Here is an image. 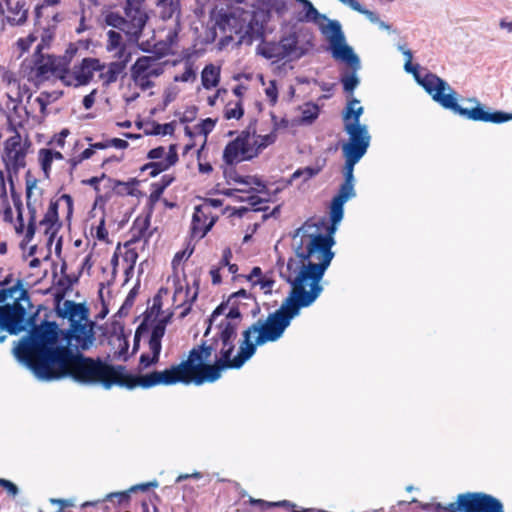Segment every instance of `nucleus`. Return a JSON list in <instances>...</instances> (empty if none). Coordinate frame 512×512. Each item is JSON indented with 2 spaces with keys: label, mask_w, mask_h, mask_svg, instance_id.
Segmentation results:
<instances>
[{
  "label": "nucleus",
  "mask_w": 512,
  "mask_h": 512,
  "mask_svg": "<svg viewBox=\"0 0 512 512\" xmlns=\"http://www.w3.org/2000/svg\"><path fill=\"white\" fill-rule=\"evenodd\" d=\"M338 224L330 221L326 225L325 218L316 223L307 220L292 234L295 257H290L286 265L277 262L280 277L311 304L322 293L320 282L335 256L332 247Z\"/></svg>",
  "instance_id": "f257e3e1"
},
{
  "label": "nucleus",
  "mask_w": 512,
  "mask_h": 512,
  "mask_svg": "<svg viewBox=\"0 0 512 512\" xmlns=\"http://www.w3.org/2000/svg\"><path fill=\"white\" fill-rule=\"evenodd\" d=\"M33 304L29 291H22L21 296L14 298L11 304L0 306V343H3L7 336L19 335L26 332L12 349L16 360L30 370L36 354L42 344L38 336L43 332L44 320L38 323V313L31 311Z\"/></svg>",
  "instance_id": "f03ea898"
},
{
  "label": "nucleus",
  "mask_w": 512,
  "mask_h": 512,
  "mask_svg": "<svg viewBox=\"0 0 512 512\" xmlns=\"http://www.w3.org/2000/svg\"><path fill=\"white\" fill-rule=\"evenodd\" d=\"M218 333L208 341L193 347L187 358L194 354V362L191 366L195 385L213 383L220 379L221 373L227 369H239L235 366L234 341L237 337V324L222 320L217 324Z\"/></svg>",
  "instance_id": "7ed1b4c3"
},
{
  "label": "nucleus",
  "mask_w": 512,
  "mask_h": 512,
  "mask_svg": "<svg viewBox=\"0 0 512 512\" xmlns=\"http://www.w3.org/2000/svg\"><path fill=\"white\" fill-rule=\"evenodd\" d=\"M419 64H412L411 60H406L404 69L414 75L415 80L441 107L465 119L502 124L512 120V113L501 110L491 111L490 108L480 103L477 98H468V102L475 104L472 108H464L458 103V93L449 85L447 81L438 75L427 72L424 76L419 73Z\"/></svg>",
  "instance_id": "20e7f679"
},
{
  "label": "nucleus",
  "mask_w": 512,
  "mask_h": 512,
  "mask_svg": "<svg viewBox=\"0 0 512 512\" xmlns=\"http://www.w3.org/2000/svg\"><path fill=\"white\" fill-rule=\"evenodd\" d=\"M310 305L312 304L291 290L278 310L269 314L265 321L258 320L243 331V340L235 356V366L240 369L256 353L257 346L281 338L300 309Z\"/></svg>",
  "instance_id": "39448f33"
},
{
  "label": "nucleus",
  "mask_w": 512,
  "mask_h": 512,
  "mask_svg": "<svg viewBox=\"0 0 512 512\" xmlns=\"http://www.w3.org/2000/svg\"><path fill=\"white\" fill-rule=\"evenodd\" d=\"M35 377L41 381H55L71 378L77 383L90 385L100 383L103 386V360L85 356L74 348V353H67L58 362L44 368L39 367Z\"/></svg>",
  "instance_id": "423d86ee"
},
{
  "label": "nucleus",
  "mask_w": 512,
  "mask_h": 512,
  "mask_svg": "<svg viewBox=\"0 0 512 512\" xmlns=\"http://www.w3.org/2000/svg\"><path fill=\"white\" fill-rule=\"evenodd\" d=\"M43 332L39 334L42 342L30 371L35 374L39 367H48L63 359L67 353H74L75 329H61L57 322L44 319Z\"/></svg>",
  "instance_id": "0eeeda50"
},
{
  "label": "nucleus",
  "mask_w": 512,
  "mask_h": 512,
  "mask_svg": "<svg viewBox=\"0 0 512 512\" xmlns=\"http://www.w3.org/2000/svg\"><path fill=\"white\" fill-rule=\"evenodd\" d=\"M194 354L191 358L183 360L179 364L172 365L163 371L154 370L150 373L140 375V387L149 389L158 385H175L182 383L189 385L195 384L194 373L191 368L194 362Z\"/></svg>",
  "instance_id": "6e6552de"
},
{
  "label": "nucleus",
  "mask_w": 512,
  "mask_h": 512,
  "mask_svg": "<svg viewBox=\"0 0 512 512\" xmlns=\"http://www.w3.org/2000/svg\"><path fill=\"white\" fill-rule=\"evenodd\" d=\"M344 131L349 136L341 143L342 155L363 158L368 151L371 135L366 124L344 125Z\"/></svg>",
  "instance_id": "1a4fd4ad"
},
{
  "label": "nucleus",
  "mask_w": 512,
  "mask_h": 512,
  "mask_svg": "<svg viewBox=\"0 0 512 512\" xmlns=\"http://www.w3.org/2000/svg\"><path fill=\"white\" fill-rule=\"evenodd\" d=\"M327 26L320 25L323 34H329L330 51L332 57L336 60H349L353 62L354 50L346 43L345 35L339 21L328 19Z\"/></svg>",
  "instance_id": "9d476101"
},
{
  "label": "nucleus",
  "mask_w": 512,
  "mask_h": 512,
  "mask_svg": "<svg viewBox=\"0 0 512 512\" xmlns=\"http://www.w3.org/2000/svg\"><path fill=\"white\" fill-rule=\"evenodd\" d=\"M481 492H466L457 496L455 502L448 505L424 503L421 508L428 512H478Z\"/></svg>",
  "instance_id": "9b49d317"
},
{
  "label": "nucleus",
  "mask_w": 512,
  "mask_h": 512,
  "mask_svg": "<svg viewBox=\"0 0 512 512\" xmlns=\"http://www.w3.org/2000/svg\"><path fill=\"white\" fill-rule=\"evenodd\" d=\"M26 151L21 147L19 134L11 136L4 143L2 160L8 175L18 176L21 168L26 166Z\"/></svg>",
  "instance_id": "f8f14e48"
},
{
  "label": "nucleus",
  "mask_w": 512,
  "mask_h": 512,
  "mask_svg": "<svg viewBox=\"0 0 512 512\" xmlns=\"http://www.w3.org/2000/svg\"><path fill=\"white\" fill-rule=\"evenodd\" d=\"M250 15H252V11L229 5L227 10H221L218 13L216 24L221 30H225L228 27L235 34H241L245 24L250 19Z\"/></svg>",
  "instance_id": "ddd939ff"
},
{
  "label": "nucleus",
  "mask_w": 512,
  "mask_h": 512,
  "mask_svg": "<svg viewBox=\"0 0 512 512\" xmlns=\"http://www.w3.org/2000/svg\"><path fill=\"white\" fill-rule=\"evenodd\" d=\"M104 68L105 64L101 63L98 58H83L79 65L73 67L74 87L88 85L93 79L94 72L102 71Z\"/></svg>",
  "instance_id": "4468645a"
},
{
  "label": "nucleus",
  "mask_w": 512,
  "mask_h": 512,
  "mask_svg": "<svg viewBox=\"0 0 512 512\" xmlns=\"http://www.w3.org/2000/svg\"><path fill=\"white\" fill-rule=\"evenodd\" d=\"M239 35L237 45H251L255 40H260V45H264V42H267L265 39L264 21L258 19L256 11H252L249 21L245 24L244 30Z\"/></svg>",
  "instance_id": "2eb2a0df"
},
{
  "label": "nucleus",
  "mask_w": 512,
  "mask_h": 512,
  "mask_svg": "<svg viewBox=\"0 0 512 512\" xmlns=\"http://www.w3.org/2000/svg\"><path fill=\"white\" fill-rule=\"evenodd\" d=\"M256 51L257 54L268 60H296V52L291 49V46H286L280 41L264 42V45L257 46Z\"/></svg>",
  "instance_id": "dca6fc26"
},
{
  "label": "nucleus",
  "mask_w": 512,
  "mask_h": 512,
  "mask_svg": "<svg viewBox=\"0 0 512 512\" xmlns=\"http://www.w3.org/2000/svg\"><path fill=\"white\" fill-rule=\"evenodd\" d=\"M254 158L252 149L233 140L229 141L223 150V162L227 166H236L242 161H250Z\"/></svg>",
  "instance_id": "f3484780"
},
{
  "label": "nucleus",
  "mask_w": 512,
  "mask_h": 512,
  "mask_svg": "<svg viewBox=\"0 0 512 512\" xmlns=\"http://www.w3.org/2000/svg\"><path fill=\"white\" fill-rule=\"evenodd\" d=\"M63 308H58L56 314L59 318L68 319L70 324L88 321L89 308L85 303H76L73 300H65Z\"/></svg>",
  "instance_id": "a211bd4d"
},
{
  "label": "nucleus",
  "mask_w": 512,
  "mask_h": 512,
  "mask_svg": "<svg viewBox=\"0 0 512 512\" xmlns=\"http://www.w3.org/2000/svg\"><path fill=\"white\" fill-rule=\"evenodd\" d=\"M59 200H51L48 210L45 213L43 219L40 221V225H45V234L48 235V245L51 246L57 236L62 223L59 220Z\"/></svg>",
  "instance_id": "6ab92c4d"
},
{
  "label": "nucleus",
  "mask_w": 512,
  "mask_h": 512,
  "mask_svg": "<svg viewBox=\"0 0 512 512\" xmlns=\"http://www.w3.org/2000/svg\"><path fill=\"white\" fill-rule=\"evenodd\" d=\"M354 59L353 62L349 60H340L341 62L345 63L347 66L350 67V71H345L341 73L340 82L342 83L343 90L347 94H352L354 90L357 88V86L360 84V79L357 76V72L361 68L360 58L358 55L354 52L353 53Z\"/></svg>",
  "instance_id": "aec40b11"
},
{
  "label": "nucleus",
  "mask_w": 512,
  "mask_h": 512,
  "mask_svg": "<svg viewBox=\"0 0 512 512\" xmlns=\"http://www.w3.org/2000/svg\"><path fill=\"white\" fill-rule=\"evenodd\" d=\"M43 45L37 46L32 56L31 68L35 71V76L41 80H48L49 75L52 74V60L53 56L47 57L42 53Z\"/></svg>",
  "instance_id": "412c9836"
},
{
  "label": "nucleus",
  "mask_w": 512,
  "mask_h": 512,
  "mask_svg": "<svg viewBox=\"0 0 512 512\" xmlns=\"http://www.w3.org/2000/svg\"><path fill=\"white\" fill-rule=\"evenodd\" d=\"M93 325L94 323L91 321H89L88 323L77 322L71 324V327H74L75 329L76 345L74 346V348L83 351L91 347L95 340Z\"/></svg>",
  "instance_id": "4be33fe9"
},
{
  "label": "nucleus",
  "mask_w": 512,
  "mask_h": 512,
  "mask_svg": "<svg viewBox=\"0 0 512 512\" xmlns=\"http://www.w3.org/2000/svg\"><path fill=\"white\" fill-rule=\"evenodd\" d=\"M130 58L131 54H127L123 60L114 61L108 64L107 72L100 74V78L104 80L103 86H109L117 81L118 76L125 70Z\"/></svg>",
  "instance_id": "5701e85b"
},
{
  "label": "nucleus",
  "mask_w": 512,
  "mask_h": 512,
  "mask_svg": "<svg viewBox=\"0 0 512 512\" xmlns=\"http://www.w3.org/2000/svg\"><path fill=\"white\" fill-rule=\"evenodd\" d=\"M109 187L119 196L130 195L137 196L141 194L140 191L135 189V186L139 185L140 181L136 178H131L127 182L108 178Z\"/></svg>",
  "instance_id": "b1692460"
},
{
  "label": "nucleus",
  "mask_w": 512,
  "mask_h": 512,
  "mask_svg": "<svg viewBox=\"0 0 512 512\" xmlns=\"http://www.w3.org/2000/svg\"><path fill=\"white\" fill-rule=\"evenodd\" d=\"M174 181L175 177L173 175L165 174L161 177L160 181L151 183V193L148 198V202L151 207L160 200L165 189Z\"/></svg>",
  "instance_id": "393cba45"
},
{
  "label": "nucleus",
  "mask_w": 512,
  "mask_h": 512,
  "mask_svg": "<svg viewBox=\"0 0 512 512\" xmlns=\"http://www.w3.org/2000/svg\"><path fill=\"white\" fill-rule=\"evenodd\" d=\"M323 169V165L321 166H307L304 168H299L296 171H294L291 176L288 179H282L281 182L284 183V187H288L292 185L293 181L296 179L303 178L302 182L306 183L310 179L317 176Z\"/></svg>",
  "instance_id": "a878e982"
},
{
  "label": "nucleus",
  "mask_w": 512,
  "mask_h": 512,
  "mask_svg": "<svg viewBox=\"0 0 512 512\" xmlns=\"http://www.w3.org/2000/svg\"><path fill=\"white\" fill-rule=\"evenodd\" d=\"M202 86L205 89L216 87L220 82V68L213 64H207L201 72Z\"/></svg>",
  "instance_id": "bb28decb"
},
{
  "label": "nucleus",
  "mask_w": 512,
  "mask_h": 512,
  "mask_svg": "<svg viewBox=\"0 0 512 512\" xmlns=\"http://www.w3.org/2000/svg\"><path fill=\"white\" fill-rule=\"evenodd\" d=\"M478 512H504V506L498 498L481 492Z\"/></svg>",
  "instance_id": "cd10ccee"
},
{
  "label": "nucleus",
  "mask_w": 512,
  "mask_h": 512,
  "mask_svg": "<svg viewBox=\"0 0 512 512\" xmlns=\"http://www.w3.org/2000/svg\"><path fill=\"white\" fill-rule=\"evenodd\" d=\"M113 385L132 390L136 387H140V375L128 372L122 379H108V381H103V387L107 390Z\"/></svg>",
  "instance_id": "c85d7f7f"
},
{
  "label": "nucleus",
  "mask_w": 512,
  "mask_h": 512,
  "mask_svg": "<svg viewBox=\"0 0 512 512\" xmlns=\"http://www.w3.org/2000/svg\"><path fill=\"white\" fill-rule=\"evenodd\" d=\"M150 226V215H147L143 221H140L139 218H136L132 224L130 232L132 233L131 239L125 243V247H128L131 244H135L139 242L144 236L147 229Z\"/></svg>",
  "instance_id": "c756f323"
},
{
  "label": "nucleus",
  "mask_w": 512,
  "mask_h": 512,
  "mask_svg": "<svg viewBox=\"0 0 512 512\" xmlns=\"http://www.w3.org/2000/svg\"><path fill=\"white\" fill-rule=\"evenodd\" d=\"M279 41L296 52V60H299L308 53V49L299 46V36L296 31H290L288 34L282 35Z\"/></svg>",
  "instance_id": "7c9ffc66"
},
{
  "label": "nucleus",
  "mask_w": 512,
  "mask_h": 512,
  "mask_svg": "<svg viewBox=\"0 0 512 512\" xmlns=\"http://www.w3.org/2000/svg\"><path fill=\"white\" fill-rule=\"evenodd\" d=\"M129 19V23L135 29V35H140L148 21L147 13L141 9H133L129 16H126Z\"/></svg>",
  "instance_id": "2f4dec72"
},
{
  "label": "nucleus",
  "mask_w": 512,
  "mask_h": 512,
  "mask_svg": "<svg viewBox=\"0 0 512 512\" xmlns=\"http://www.w3.org/2000/svg\"><path fill=\"white\" fill-rule=\"evenodd\" d=\"M22 291H28V289L24 287L23 279H17L10 287H0V306L7 304L6 301L9 298H13L16 293H18V296H21Z\"/></svg>",
  "instance_id": "473e14b6"
},
{
  "label": "nucleus",
  "mask_w": 512,
  "mask_h": 512,
  "mask_svg": "<svg viewBox=\"0 0 512 512\" xmlns=\"http://www.w3.org/2000/svg\"><path fill=\"white\" fill-rule=\"evenodd\" d=\"M139 289H140V279L138 278L135 285L128 292L123 304L117 311L116 316L125 317L129 314L130 309L134 305L135 298L139 293Z\"/></svg>",
  "instance_id": "72a5a7b5"
},
{
  "label": "nucleus",
  "mask_w": 512,
  "mask_h": 512,
  "mask_svg": "<svg viewBox=\"0 0 512 512\" xmlns=\"http://www.w3.org/2000/svg\"><path fill=\"white\" fill-rule=\"evenodd\" d=\"M165 332L166 327L159 323L157 320H154L148 341L149 347H154L162 350V338L164 337Z\"/></svg>",
  "instance_id": "f704fd0d"
},
{
  "label": "nucleus",
  "mask_w": 512,
  "mask_h": 512,
  "mask_svg": "<svg viewBox=\"0 0 512 512\" xmlns=\"http://www.w3.org/2000/svg\"><path fill=\"white\" fill-rule=\"evenodd\" d=\"M25 3L17 2L15 7H9L11 16H7V21L12 25H22L27 19L28 10L24 8Z\"/></svg>",
  "instance_id": "c9c22d12"
},
{
  "label": "nucleus",
  "mask_w": 512,
  "mask_h": 512,
  "mask_svg": "<svg viewBox=\"0 0 512 512\" xmlns=\"http://www.w3.org/2000/svg\"><path fill=\"white\" fill-rule=\"evenodd\" d=\"M152 61L153 58L149 56H141L136 60V62L131 67V77L133 81H137L139 76L149 71Z\"/></svg>",
  "instance_id": "e433bc0d"
},
{
  "label": "nucleus",
  "mask_w": 512,
  "mask_h": 512,
  "mask_svg": "<svg viewBox=\"0 0 512 512\" xmlns=\"http://www.w3.org/2000/svg\"><path fill=\"white\" fill-rule=\"evenodd\" d=\"M297 2L302 4L304 7L305 21L319 24V20H328L327 16L319 13V11L314 7V5L309 0H297Z\"/></svg>",
  "instance_id": "4c0bfd02"
},
{
  "label": "nucleus",
  "mask_w": 512,
  "mask_h": 512,
  "mask_svg": "<svg viewBox=\"0 0 512 512\" xmlns=\"http://www.w3.org/2000/svg\"><path fill=\"white\" fill-rule=\"evenodd\" d=\"M151 350L152 355L150 356L147 353L141 354L139 358V364H138V371L141 372L151 366L156 365L159 362L161 350L149 347Z\"/></svg>",
  "instance_id": "58836bf2"
},
{
  "label": "nucleus",
  "mask_w": 512,
  "mask_h": 512,
  "mask_svg": "<svg viewBox=\"0 0 512 512\" xmlns=\"http://www.w3.org/2000/svg\"><path fill=\"white\" fill-rule=\"evenodd\" d=\"M128 373L123 365H113L103 361V379H122Z\"/></svg>",
  "instance_id": "ea45409f"
},
{
  "label": "nucleus",
  "mask_w": 512,
  "mask_h": 512,
  "mask_svg": "<svg viewBox=\"0 0 512 512\" xmlns=\"http://www.w3.org/2000/svg\"><path fill=\"white\" fill-rule=\"evenodd\" d=\"M344 157V165L342 168V174L344 177V182H348L351 184H354L355 178H354V168L355 165L362 159L357 158L353 156L343 155Z\"/></svg>",
  "instance_id": "a19ab883"
},
{
  "label": "nucleus",
  "mask_w": 512,
  "mask_h": 512,
  "mask_svg": "<svg viewBox=\"0 0 512 512\" xmlns=\"http://www.w3.org/2000/svg\"><path fill=\"white\" fill-rule=\"evenodd\" d=\"M130 493L131 492L129 490L123 491V492H113V493H110V494L106 495V497L103 500L87 501V502L82 504V507L85 508V507H88V506H95L98 503L104 502L106 500L113 501L114 498L117 499V503L119 505H124V504H127L129 502V500H130Z\"/></svg>",
  "instance_id": "79ce46f5"
},
{
  "label": "nucleus",
  "mask_w": 512,
  "mask_h": 512,
  "mask_svg": "<svg viewBox=\"0 0 512 512\" xmlns=\"http://www.w3.org/2000/svg\"><path fill=\"white\" fill-rule=\"evenodd\" d=\"M257 138L259 140H255L252 147V153L254 158L257 157L263 149L273 144L276 141V134L271 132L266 135H258Z\"/></svg>",
  "instance_id": "37998d69"
},
{
  "label": "nucleus",
  "mask_w": 512,
  "mask_h": 512,
  "mask_svg": "<svg viewBox=\"0 0 512 512\" xmlns=\"http://www.w3.org/2000/svg\"><path fill=\"white\" fill-rule=\"evenodd\" d=\"M319 106L313 102H307L302 109L301 114V123L310 125L312 124L319 116Z\"/></svg>",
  "instance_id": "c03bdc74"
},
{
  "label": "nucleus",
  "mask_w": 512,
  "mask_h": 512,
  "mask_svg": "<svg viewBox=\"0 0 512 512\" xmlns=\"http://www.w3.org/2000/svg\"><path fill=\"white\" fill-rule=\"evenodd\" d=\"M218 216L211 217L210 221L204 225L203 222H197L196 225L191 223V236L197 237L198 239L204 238L207 233L212 229L214 224L217 222Z\"/></svg>",
  "instance_id": "a18cd8bd"
},
{
  "label": "nucleus",
  "mask_w": 512,
  "mask_h": 512,
  "mask_svg": "<svg viewBox=\"0 0 512 512\" xmlns=\"http://www.w3.org/2000/svg\"><path fill=\"white\" fill-rule=\"evenodd\" d=\"M157 5L161 8V18L163 20L172 18L179 9V3L174 0H159Z\"/></svg>",
  "instance_id": "49530a36"
},
{
  "label": "nucleus",
  "mask_w": 512,
  "mask_h": 512,
  "mask_svg": "<svg viewBox=\"0 0 512 512\" xmlns=\"http://www.w3.org/2000/svg\"><path fill=\"white\" fill-rule=\"evenodd\" d=\"M356 196L354 184L344 182L341 183L337 194L332 198L333 200L346 203L350 198Z\"/></svg>",
  "instance_id": "de8ad7c7"
},
{
  "label": "nucleus",
  "mask_w": 512,
  "mask_h": 512,
  "mask_svg": "<svg viewBox=\"0 0 512 512\" xmlns=\"http://www.w3.org/2000/svg\"><path fill=\"white\" fill-rule=\"evenodd\" d=\"M184 64L185 71L181 75H176L174 77L175 82H189L196 79V70L194 68L193 61L190 59V56L185 58Z\"/></svg>",
  "instance_id": "09e8293b"
},
{
  "label": "nucleus",
  "mask_w": 512,
  "mask_h": 512,
  "mask_svg": "<svg viewBox=\"0 0 512 512\" xmlns=\"http://www.w3.org/2000/svg\"><path fill=\"white\" fill-rule=\"evenodd\" d=\"M344 4L349 6L354 11L365 15L372 23L377 24L380 22L378 14L363 7L358 0H346Z\"/></svg>",
  "instance_id": "8fccbe9b"
},
{
  "label": "nucleus",
  "mask_w": 512,
  "mask_h": 512,
  "mask_svg": "<svg viewBox=\"0 0 512 512\" xmlns=\"http://www.w3.org/2000/svg\"><path fill=\"white\" fill-rule=\"evenodd\" d=\"M104 22L107 26L117 28L122 31L128 24V20L121 16L118 12H108L105 15Z\"/></svg>",
  "instance_id": "3c124183"
},
{
  "label": "nucleus",
  "mask_w": 512,
  "mask_h": 512,
  "mask_svg": "<svg viewBox=\"0 0 512 512\" xmlns=\"http://www.w3.org/2000/svg\"><path fill=\"white\" fill-rule=\"evenodd\" d=\"M153 128L150 131H145L146 135H173L175 131V122H169L165 124H159L157 122L152 123Z\"/></svg>",
  "instance_id": "603ef678"
},
{
  "label": "nucleus",
  "mask_w": 512,
  "mask_h": 512,
  "mask_svg": "<svg viewBox=\"0 0 512 512\" xmlns=\"http://www.w3.org/2000/svg\"><path fill=\"white\" fill-rule=\"evenodd\" d=\"M256 122V119L251 122L245 130L241 131L240 134L235 139H233V141L238 142L239 144H242L249 149H252L253 145L250 143V138L251 135H255L256 133V130L253 127Z\"/></svg>",
  "instance_id": "864d4df0"
},
{
  "label": "nucleus",
  "mask_w": 512,
  "mask_h": 512,
  "mask_svg": "<svg viewBox=\"0 0 512 512\" xmlns=\"http://www.w3.org/2000/svg\"><path fill=\"white\" fill-rule=\"evenodd\" d=\"M344 204L343 202L331 200L329 206L330 221H334V223H340L342 221L344 216Z\"/></svg>",
  "instance_id": "5fc2aeb1"
},
{
  "label": "nucleus",
  "mask_w": 512,
  "mask_h": 512,
  "mask_svg": "<svg viewBox=\"0 0 512 512\" xmlns=\"http://www.w3.org/2000/svg\"><path fill=\"white\" fill-rule=\"evenodd\" d=\"M216 215H212L208 209L204 205H197L194 208V213L192 215V224H195L197 222H203L204 225H206L208 222L207 220L211 219V217H215Z\"/></svg>",
  "instance_id": "6e6d98bb"
},
{
  "label": "nucleus",
  "mask_w": 512,
  "mask_h": 512,
  "mask_svg": "<svg viewBox=\"0 0 512 512\" xmlns=\"http://www.w3.org/2000/svg\"><path fill=\"white\" fill-rule=\"evenodd\" d=\"M146 170H150L149 176L154 178L168 169L166 168V165H164V163L162 161H151V162L144 164L140 168L141 172H144Z\"/></svg>",
  "instance_id": "4d7b16f0"
},
{
  "label": "nucleus",
  "mask_w": 512,
  "mask_h": 512,
  "mask_svg": "<svg viewBox=\"0 0 512 512\" xmlns=\"http://www.w3.org/2000/svg\"><path fill=\"white\" fill-rule=\"evenodd\" d=\"M114 330L119 329L121 332V337L123 340V344L118 352L115 353V357L120 358L123 356V360L126 361L128 359L127 352L129 348V342L124 336V326L120 322H113L112 323Z\"/></svg>",
  "instance_id": "13d9d810"
},
{
  "label": "nucleus",
  "mask_w": 512,
  "mask_h": 512,
  "mask_svg": "<svg viewBox=\"0 0 512 512\" xmlns=\"http://www.w3.org/2000/svg\"><path fill=\"white\" fill-rule=\"evenodd\" d=\"M140 49L143 52L153 53L156 59H160L170 53V48H168V46H166V44L163 41L155 43L151 50L146 49L143 46H141Z\"/></svg>",
  "instance_id": "bf43d9fd"
},
{
  "label": "nucleus",
  "mask_w": 512,
  "mask_h": 512,
  "mask_svg": "<svg viewBox=\"0 0 512 512\" xmlns=\"http://www.w3.org/2000/svg\"><path fill=\"white\" fill-rule=\"evenodd\" d=\"M80 276H81V271H79L77 275L62 276L56 282V286L61 287V288L65 289L66 291H69V290H71V288L74 284L78 283Z\"/></svg>",
  "instance_id": "052dcab7"
},
{
  "label": "nucleus",
  "mask_w": 512,
  "mask_h": 512,
  "mask_svg": "<svg viewBox=\"0 0 512 512\" xmlns=\"http://www.w3.org/2000/svg\"><path fill=\"white\" fill-rule=\"evenodd\" d=\"M108 36V43H107V51L111 52L122 46V36L119 32H116L114 30H109L107 32Z\"/></svg>",
  "instance_id": "680f3d73"
},
{
  "label": "nucleus",
  "mask_w": 512,
  "mask_h": 512,
  "mask_svg": "<svg viewBox=\"0 0 512 512\" xmlns=\"http://www.w3.org/2000/svg\"><path fill=\"white\" fill-rule=\"evenodd\" d=\"M69 65L67 61L62 60L59 58L58 60L53 57L52 60V74L55 75L57 78L66 72L69 71Z\"/></svg>",
  "instance_id": "e2e57ef3"
},
{
  "label": "nucleus",
  "mask_w": 512,
  "mask_h": 512,
  "mask_svg": "<svg viewBox=\"0 0 512 512\" xmlns=\"http://www.w3.org/2000/svg\"><path fill=\"white\" fill-rule=\"evenodd\" d=\"M359 102L360 101L354 97L347 102L345 108L342 111V119H343L344 125H347V123H349L351 121V119L353 118L354 109H355L354 105L359 104Z\"/></svg>",
  "instance_id": "0e129e2a"
},
{
  "label": "nucleus",
  "mask_w": 512,
  "mask_h": 512,
  "mask_svg": "<svg viewBox=\"0 0 512 512\" xmlns=\"http://www.w3.org/2000/svg\"><path fill=\"white\" fill-rule=\"evenodd\" d=\"M243 115H244V108H243V104L241 101H238L236 103L235 108L225 109V111H224V117L227 120H229V119L239 120L240 118L243 117Z\"/></svg>",
  "instance_id": "69168bd1"
},
{
  "label": "nucleus",
  "mask_w": 512,
  "mask_h": 512,
  "mask_svg": "<svg viewBox=\"0 0 512 512\" xmlns=\"http://www.w3.org/2000/svg\"><path fill=\"white\" fill-rule=\"evenodd\" d=\"M178 160L179 156L177 153V145L171 144L169 146L168 154L165 160L162 162L164 163V165H166V168L169 169L171 166H174L178 162Z\"/></svg>",
  "instance_id": "338daca9"
},
{
  "label": "nucleus",
  "mask_w": 512,
  "mask_h": 512,
  "mask_svg": "<svg viewBox=\"0 0 512 512\" xmlns=\"http://www.w3.org/2000/svg\"><path fill=\"white\" fill-rule=\"evenodd\" d=\"M265 94L269 99L270 105L274 106L278 101V88L276 80H271L269 87L265 89Z\"/></svg>",
  "instance_id": "774afa93"
}]
</instances>
